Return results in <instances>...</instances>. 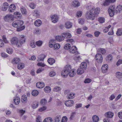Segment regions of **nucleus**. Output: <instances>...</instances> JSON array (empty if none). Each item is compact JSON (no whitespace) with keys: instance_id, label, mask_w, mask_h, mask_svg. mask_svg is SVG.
Segmentation results:
<instances>
[{"instance_id":"38","label":"nucleus","mask_w":122,"mask_h":122,"mask_svg":"<svg viewBox=\"0 0 122 122\" xmlns=\"http://www.w3.org/2000/svg\"><path fill=\"white\" fill-rule=\"evenodd\" d=\"M53 121L52 118L48 117L45 118L43 120V122H52Z\"/></svg>"},{"instance_id":"30","label":"nucleus","mask_w":122,"mask_h":122,"mask_svg":"<svg viewBox=\"0 0 122 122\" xmlns=\"http://www.w3.org/2000/svg\"><path fill=\"white\" fill-rule=\"evenodd\" d=\"M39 104V103L38 102H34L31 104V107L33 109H35L38 107Z\"/></svg>"},{"instance_id":"29","label":"nucleus","mask_w":122,"mask_h":122,"mask_svg":"<svg viewBox=\"0 0 122 122\" xmlns=\"http://www.w3.org/2000/svg\"><path fill=\"white\" fill-rule=\"evenodd\" d=\"M26 40V39L25 38V37L23 35L21 36V38H20L19 42L21 45L22 44L24 43L25 42Z\"/></svg>"},{"instance_id":"19","label":"nucleus","mask_w":122,"mask_h":122,"mask_svg":"<svg viewBox=\"0 0 122 122\" xmlns=\"http://www.w3.org/2000/svg\"><path fill=\"white\" fill-rule=\"evenodd\" d=\"M16 6L14 4H11L9 6L8 10L10 12H13V11L15 9Z\"/></svg>"},{"instance_id":"42","label":"nucleus","mask_w":122,"mask_h":122,"mask_svg":"<svg viewBox=\"0 0 122 122\" xmlns=\"http://www.w3.org/2000/svg\"><path fill=\"white\" fill-rule=\"evenodd\" d=\"M116 34L118 36H120L122 35V29H119L116 33Z\"/></svg>"},{"instance_id":"5","label":"nucleus","mask_w":122,"mask_h":122,"mask_svg":"<svg viewBox=\"0 0 122 122\" xmlns=\"http://www.w3.org/2000/svg\"><path fill=\"white\" fill-rule=\"evenodd\" d=\"M95 58L97 61L99 63H101L103 61V58L102 55L100 54H97L95 56Z\"/></svg>"},{"instance_id":"1","label":"nucleus","mask_w":122,"mask_h":122,"mask_svg":"<svg viewBox=\"0 0 122 122\" xmlns=\"http://www.w3.org/2000/svg\"><path fill=\"white\" fill-rule=\"evenodd\" d=\"M88 10L85 14V16L87 20H93L95 18L94 15L93 13L95 8L91 5H88L86 8Z\"/></svg>"},{"instance_id":"14","label":"nucleus","mask_w":122,"mask_h":122,"mask_svg":"<svg viewBox=\"0 0 122 122\" xmlns=\"http://www.w3.org/2000/svg\"><path fill=\"white\" fill-rule=\"evenodd\" d=\"M113 113L111 112H109L105 114V116L107 117L110 118L112 117L113 116Z\"/></svg>"},{"instance_id":"46","label":"nucleus","mask_w":122,"mask_h":122,"mask_svg":"<svg viewBox=\"0 0 122 122\" xmlns=\"http://www.w3.org/2000/svg\"><path fill=\"white\" fill-rule=\"evenodd\" d=\"M40 103L41 104L45 105L47 102V100L45 99L41 100L40 101Z\"/></svg>"},{"instance_id":"57","label":"nucleus","mask_w":122,"mask_h":122,"mask_svg":"<svg viewBox=\"0 0 122 122\" xmlns=\"http://www.w3.org/2000/svg\"><path fill=\"white\" fill-rule=\"evenodd\" d=\"M46 56L44 54H42L40 55V60L43 61L44 59L46 57Z\"/></svg>"},{"instance_id":"32","label":"nucleus","mask_w":122,"mask_h":122,"mask_svg":"<svg viewBox=\"0 0 122 122\" xmlns=\"http://www.w3.org/2000/svg\"><path fill=\"white\" fill-rule=\"evenodd\" d=\"M87 67V64L85 62H82L81 64L80 67L82 68H83L84 70H86Z\"/></svg>"},{"instance_id":"55","label":"nucleus","mask_w":122,"mask_h":122,"mask_svg":"<svg viewBox=\"0 0 122 122\" xmlns=\"http://www.w3.org/2000/svg\"><path fill=\"white\" fill-rule=\"evenodd\" d=\"M119 7H120V8H121V7L120 6V5H119L117 7L115 10L116 13H117L118 12H119L120 11V9H119Z\"/></svg>"},{"instance_id":"39","label":"nucleus","mask_w":122,"mask_h":122,"mask_svg":"<svg viewBox=\"0 0 122 122\" xmlns=\"http://www.w3.org/2000/svg\"><path fill=\"white\" fill-rule=\"evenodd\" d=\"M39 93L38 91L36 90H34L32 91L31 94L33 96H37Z\"/></svg>"},{"instance_id":"43","label":"nucleus","mask_w":122,"mask_h":122,"mask_svg":"<svg viewBox=\"0 0 122 122\" xmlns=\"http://www.w3.org/2000/svg\"><path fill=\"white\" fill-rule=\"evenodd\" d=\"M105 19L102 17H100L98 18V21L99 22L101 23H102L105 22Z\"/></svg>"},{"instance_id":"15","label":"nucleus","mask_w":122,"mask_h":122,"mask_svg":"<svg viewBox=\"0 0 122 122\" xmlns=\"http://www.w3.org/2000/svg\"><path fill=\"white\" fill-rule=\"evenodd\" d=\"M80 2L78 0H74L72 2V5L75 7H78L80 6Z\"/></svg>"},{"instance_id":"6","label":"nucleus","mask_w":122,"mask_h":122,"mask_svg":"<svg viewBox=\"0 0 122 122\" xmlns=\"http://www.w3.org/2000/svg\"><path fill=\"white\" fill-rule=\"evenodd\" d=\"M77 48L75 46H73L72 47H71L70 49L69 50V51L72 54L76 53V54H79L78 52H77Z\"/></svg>"},{"instance_id":"34","label":"nucleus","mask_w":122,"mask_h":122,"mask_svg":"<svg viewBox=\"0 0 122 122\" xmlns=\"http://www.w3.org/2000/svg\"><path fill=\"white\" fill-rule=\"evenodd\" d=\"M64 69L67 71V72H69L72 69L71 66L69 65H67L64 67Z\"/></svg>"},{"instance_id":"8","label":"nucleus","mask_w":122,"mask_h":122,"mask_svg":"<svg viewBox=\"0 0 122 122\" xmlns=\"http://www.w3.org/2000/svg\"><path fill=\"white\" fill-rule=\"evenodd\" d=\"M11 44L13 45H18V39L16 37H13L11 41Z\"/></svg>"},{"instance_id":"17","label":"nucleus","mask_w":122,"mask_h":122,"mask_svg":"<svg viewBox=\"0 0 122 122\" xmlns=\"http://www.w3.org/2000/svg\"><path fill=\"white\" fill-rule=\"evenodd\" d=\"M25 67V64L23 63L20 62L17 65V68L18 69L21 70L23 69Z\"/></svg>"},{"instance_id":"31","label":"nucleus","mask_w":122,"mask_h":122,"mask_svg":"<svg viewBox=\"0 0 122 122\" xmlns=\"http://www.w3.org/2000/svg\"><path fill=\"white\" fill-rule=\"evenodd\" d=\"M20 60L18 58H15L13 59L12 60V62L13 64H18L20 61Z\"/></svg>"},{"instance_id":"20","label":"nucleus","mask_w":122,"mask_h":122,"mask_svg":"<svg viewBox=\"0 0 122 122\" xmlns=\"http://www.w3.org/2000/svg\"><path fill=\"white\" fill-rule=\"evenodd\" d=\"M20 10L22 14L24 15H26L27 14V11L25 8L23 6L20 7Z\"/></svg>"},{"instance_id":"63","label":"nucleus","mask_w":122,"mask_h":122,"mask_svg":"<svg viewBox=\"0 0 122 122\" xmlns=\"http://www.w3.org/2000/svg\"><path fill=\"white\" fill-rule=\"evenodd\" d=\"M30 46L33 48H34L36 47L35 44L34 42L31 41L30 42Z\"/></svg>"},{"instance_id":"45","label":"nucleus","mask_w":122,"mask_h":122,"mask_svg":"<svg viewBox=\"0 0 122 122\" xmlns=\"http://www.w3.org/2000/svg\"><path fill=\"white\" fill-rule=\"evenodd\" d=\"M60 46V45L59 44L56 43L54 44L53 47L54 48V49H58Z\"/></svg>"},{"instance_id":"56","label":"nucleus","mask_w":122,"mask_h":122,"mask_svg":"<svg viewBox=\"0 0 122 122\" xmlns=\"http://www.w3.org/2000/svg\"><path fill=\"white\" fill-rule=\"evenodd\" d=\"M29 6L31 8L33 9L35 8L36 5L33 3L32 2L30 4Z\"/></svg>"},{"instance_id":"28","label":"nucleus","mask_w":122,"mask_h":122,"mask_svg":"<svg viewBox=\"0 0 122 122\" xmlns=\"http://www.w3.org/2000/svg\"><path fill=\"white\" fill-rule=\"evenodd\" d=\"M20 98L19 97H16L15 98H14V99L13 103L16 105H18L20 103Z\"/></svg>"},{"instance_id":"48","label":"nucleus","mask_w":122,"mask_h":122,"mask_svg":"<svg viewBox=\"0 0 122 122\" xmlns=\"http://www.w3.org/2000/svg\"><path fill=\"white\" fill-rule=\"evenodd\" d=\"M61 88L58 86L55 87L53 89V91L54 92H57L61 90Z\"/></svg>"},{"instance_id":"51","label":"nucleus","mask_w":122,"mask_h":122,"mask_svg":"<svg viewBox=\"0 0 122 122\" xmlns=\"http://www.w3.org/2000/svg\"><path fill=\"white\" fill-rule=\"evenodd\" d=\"M100 11L99 9L98 8H97L95 9L94 12L93 11V13L94 15L95 14L96 15H97L99 13ZM95 16V15H94Z\"/></svg>"},{"instance_id":"18","label":"nucleus","mask_w":122,"mask_h":122,"mask_svg":"<svg viewBox=\"0 0 122 122\" xmlns=\"http://www.w3.org/2000/svg\"><path fill=\"white\" fill-rule=\"evenodd\" d=\"M44 84L43 82H38L36 84L37 87L39 88H41L44 86Z\"/></svg>"},{"instance_id":"54","label":"nucleus","mask_w":122,"mask_h":122,"mask_svg":"<svg viewBox=\"0 0 122 122\" xmlns=\"http://www.w3.org/2000/svg\"><path fill=\"white\" fill-rule=\"evenodd\" d=\"M67 118L65 116H63L61 119V122H66L67 121Z\"/></svg>"},{"instance_id":"35","label":"nucleus","mask_w":122,"mask_h":122,"mask_svg":"<svg viewBox=\"0 0 122 122\" xmlns=\"http://www.w3.org/2000/svg\"><path fill=\"white\" fill-rule=\"evenodd\" d=\"M74 93H71L70 94H68L67 95V97L68 99H71L74 97Z\"/></svg>"},{"instance_id":"37","label":"nucleus","mask_w":122,"mask_h":122,"mask_svg":"<svg viewBox=\"0 0 122 122\" xmlns=\"http://www.w3.org/2000/svg\"><path fill=\"white\" fill-rule=\"evenodd\" d=\"M92 118L93 122H98L99 119V117L96 115L93 116Z\"/></svg>"},{"instance_id":"61","label":"nucleus","mask_w":122,"mask_h":122,"mask_svg":"<svg viewBox=\"0 0 122 122\" xmlns=\"http://www.w3.org/2000/svg\"><path fill=\"white\" fill-rule=\"evenodd\" d=\"M36 121L37 122H42L41 117L40 116H39L36 118Z\"/></svg>"},{"instance_id":"41","label":"nucleus","mask_w":122,"mask_h":122,"mask_svg":"<svg viewBox=\"0 0 122 122\" xmlns=\"http://www.w3.org/2000/svg\"><path fill=\"white\" fill-rule=\"evenodd\" d=\"M44 90L46 92H49L51 91L50 87L48 86H46L44 88Z\"/></svg>"},{"instance_id":"16","label":"nucleus","mask_w":122,"mask_h":122,"mask_svg":"<svg viewBox=\"0 0 122 122\" xmlns=\"http://www.w3.org/2000/svg\"><path fill=\"white\" fill-rule=\"evenodd\" d=\"M2 10L3 11H6L7 9L9 7L8 4L7 2H5L2 5Z\"/></svg>"},{"instance_id":"22","label":"nucleus","mask_w":122,"mask_h":122,"mask_svg":"<svg viewBox=\"0 0 122 122\" xmlns=\"http://www.w3.org/2000/svg\"><path fill=\"white\" fill-rule=\"evenodd\" d=\"M14 14L13 15L14 16V17L16 18H20L22 16V15L20 12H16L14 13Z\"/></svg>"},{"instance_id":"21","label":"nucleus","mask_w":122,"mask_h":122,"mask_svg":"<svg viewBox=\"0 0 122 122\" xmlns=\"http://www.w3.org/2000/svg\"><path fill=\"white\" fill-rule=\"evenodd\" d=\"M69 72L65 70L64 69L61 71V74L62 76H63L64 78L66 77L68 75Z\"/></svg>"},{"instance_id":"53","label":"nucleus","mask_w":122,"mask_h":122,"mask_svg":"<svg viewBox=\"0 0 122 122\" xmlns=\"http://www.w3.org/2000/svg\"><path fill=\"white\" fill-rule=\"evenodd\" d=\"M76 16L78 17H80L82 14V12L81 11H78L76 14Z\"/></svg>"},{"instance_id":"36","label":"nucleus","mask_w":122,"mask_h":122,"mask_svg":"<svg viewBox=\"0 0 122 122\" xmlns=\"http://www.w3.org/2000/svg\"><path fill=\"white\" fill-rule=\"evenodd\" d=\"M25 28V25L21 26L20 27L17 28L16 30L18 31H20L24 30Z\"/></svg>"},{"instance_id":"3","label":"nucleus","mask_w":122,"mask_h":122,"mask_svg":"<svg viewBox=\"0 0 122 122\" xmlns=\"http://www.w3.org/2000/svg\"><path fill=\"white\" fill-rule=\"evenodd\" d=\"M24 23L23 21L21 20H16L14 21L12 23V25L14 27H17L22 25Z\"/></svg>"},{"instance_id":"33","label":"nucleus","mask_w":122,"mask_h":122,"mask_svg":"<svg viewBox=\"0 0 122 122\" xmlns=\"http://www.w3.org/2000/svg\"><path fill=\"white\" fill-rule=\"evenodd\" d=\"M48 63L51 65H52L55 62V61L54 59L52 58H49L47 60Z\"/></svg>"},{"instance_id":"4","label":"nucleus","mask_w":122,"mask_h":122,"mask_svg":"<svg viewBox=\"0 0 122 122\" xmlns=\"http://www.w3.org/2000/svg\"><path fill=\"white\" fill-rule=\"evenodd\" d=\"M14 16L13 15L9 14L5 16L4 19L5 21L10 22L14 20Z\"/></svg>"},{"instance_id":"26","label":"nucleus","mask_w":122,"mask_h":122,"mask_svg":"<svg viewBox=\"0 0 122 122\" xmlns=\"http://www.w3.org/2000/svg\"><path fill=\"white\" fill-rule=\"evenodd\" d=\"M84 69L80 67L77 70V73L78 74L81 75L83 74L84 72Z\"/></svg>"},{"instance_id":"9","label":"nucleus","mask_w":122,"mask_h":122,"mask_svg":"<svg viewBox=\"0 0 122 122\" xmlns=\"http://www.w3.org/2000/svg\"><path fill=\"white\" fill-rule=\"evenodd\" d=\"M51 19L52 22L54 23H55L57 22L58 20V16L56 14H54L51 16Z\"/></svg>"},{"instance_id":"27","label":"nucleus","mask_w":122,"mask_h":122,"mask_svg":"<svg viewBox=\"0 0 122 122\" xmlns=\"http://www.w3.org/2000/svg\"><path fill=\"white\" fill-rule=\"evenodd\" d=\"M21 99L22 102L24 103L26 102L27 100L26 96L24 95H22Z\"/></svg>"},{"instance_id":"40","label":"nucleus","mask_w":122,"mask_h":122,"mask_svg":"<svg viewBox=\"0 0 122 122\" xmlns=\"http://www.w3.org/2000/svg\"><path fill=\"white\" fill-rule=\"evenodd\" d=\"M117 77L118 79L122 78V73L120 72H118L116 73Z\"/></svg>"},{"instance_id":"11","label":"nucleus","mask_w":122,"mask_h":122,"mask_svg":"<svg viewBox=\"0 0 122 122\" xmlns=\"http://www.w3.org/2000/svg\"><path fill=\"white\" fill-rule=\"evenodd\" d=\"M111 6H110L108 9V12L110 16L111 17H113L114 15L115 12L114 10L112 9Z\"/></svg>"},{"instance_id":"23","label":"nucleus","mask_w":122,"mask_h":122,"mask_svg":"<svg viewBox=\"0 0 122 122\" xmlns=\"http://www.w3.org/2000/svg\"><path fill=\"white\" fill-rule=\"evenodd\" d=\"M42 24V22L40 20H37L35 22L34 25L37 27H39Z\"/></svg>"},{"instance_id":"12","label":"nucleus","mask_w":122,"mask_h":122,"mask_svg":"<svg viewBox=\"0 0 122 122\" xmlns=\"http://www.w3.org/2000/svg\"><path fill=\"white\" fill-rule=\"evenodd\" d=\"M108 66L107 64H105L102 65V70L103 73L106 72L108 70Z\"/></svg>"},{"instance_id":"25","label":"nucleus","mask_w":122,"mask_h":122,"mask_svg":"<svg viewBox=\"0 0 122 122\" xmlns=\"http://www.w3.org/2000/svg\"><path fill=\"white\" fill-rule=\"evenodd\" d=\"M61 117L60 116H57L53 119V122H59L61 119Z\"/></svg>"},{"instance_id":"13","label":"nucleus","mask_w":122,"mask_h":122,"mask_svg":"<svg viewBox=\"0 0 122 122\" xmlns=\"http://www.w3.org/2000/svg\"><path fill=\"white\" fill-rule=\"evenodd\" d=\"M72 23L69 21L66 22L65 25V27L66 28L69 29L71 28L72 26Z\"/></svg>"},{"instance_id":"7","label":"nucleus","mask_w":122,"mask_h":122,"mask_svg":"<svg viewBox=\"0 0 122 122\" xmlns=\"http://www.w3.org/2000/svg\"><path fill=\"white\" fill-rule=\"evenodd\" d=\"M116 0H105L102 5L104 6H106L109 5L110 3H112L115 2Z\"/></svg>"},{"instance_id":"62","label":"nucleus","mask_w":122,"mask_h":122,"mask_svg":"<svg viewBox=\"0 0 122 122\" xmlns=\"http://www.w3.org/2000/svg\"><path fill=\"white\" fill-rule=\"evenodd\" d=\"M100 34V32L98 31H95L94 33V35L96 37H98Z\"/></svg>"},{"instance_id":"49","label":"nucleus","mask_w":122,"mask_h":122,"mask_svg":"<svg viewBox=\"0 0 122 122\" xmlns=\"http://www.w3.org/2000/svg\"><path fill=\"white\" fill-rule=\"evenodd\" d=\"M13 49L10 48H8L6 49V51L10 54H11L13 53Z\"/></svg>"},{"instance_id":"10","label":"nucleus","mask_w":122,"mask_h":122,"mask_svg":"<svg viewBox=\"0 0 122 122\" xmlns=\"http://www.w3.org/2000/svg\"><path fill=\"white\" fill-rule=\"evenodd\" d=\"M74 103L72 100H68L65 102V104L66 106L70 107L72 106Z\"/></svg>"},{"instance_id":"59","label":"nucleus","mask_w":122,"mask_h":122,"mask_svg":"<svg viewBox=\"0 0 122 122\" xmlns=\"http://www.w3.org/2000/svg\"><path fill=\"white\" fill-rule=\"evenodd\" d=\"M92 80L89 78H87L84 81V82L85 83H89Z\"/></svg>"},{"instance_id":"58","label":"nucleus","mask_w":122,"mask_h":122,"mask_svg":"<svg viewBox=\"0 0 122 122\" xmlns=\"http://www.w3.org/2000/svg\"><path fill=\"white\" fill-rule=\"evenodd\" d=\"M46 107L44 106L43 107H41L39 109V111L40 112H41L46 110Z\"/></svg>"},{"instance_id":"2","label":"nucleus","mask_w":122,"mask_h":122,"mask_svg":"<svg viewBox=\"0 0 122 122\" xmlns=\"http://www.w3.org/2000/svg\"><path fill=\"white\" fill-rule=\"evenodd\" d=\"M71 36L70 33L65 32L62 33L60 36H58L55 37L56 40L58 41H61L65 39L69 38L71 37Z\"/></svg>"},{"instance_id":"60","label":"nucleus","mask_w":122,"mask_h":122,"mask_svg":"<svg viewBox=\"0 0 122 122\" xmlns=\"http://www.w3.org/2000/svg\"><path fill=\"white\" fill-rule=\"evenodd\" d=\"M108 41L110 44H112L113 42V38L112 37H109Z\"/></svg>"},{"instance_id":"44","label":"nucleus","mask_w":122,"mask_h":122,"mask_svg":"<svg viewBox=\"0 0 122 122\" xmlns=\"http://www.w3.org/2000/svg\"><path fill=\"white\" fill-rule=\"evenodd\" d=\"M64 49L66 50L70 49L71 48L70 44L69 43L66 44L64 46Z\"/></svg>"},{"instance_id":"47","label":"nucleus","mask_w":122,"mask_h":122,"mask_svg":"<svg viewBox=\"0 0 122 122\" xmlns=\"http://www.w3.org/2000/svg\"><path fill=\"white\" fill-rule=\"evenodd\" d=\"M112 56L111 54L108 55L106 58L107 61H111L112 60Z\"/></svg>"},{"instance_id":"50","label":"nucleus","mask_w":122,"mask_h":122,"mask_svg":"<svg viewBox=\"0 0 122 122\" xmlns=\"http://www.w3.org/2000/svg\"><path fill=\"white\" fill-rule=\"evenodd\" d=\"M53 41L54 42L55 40L53 39L51 40L49 42V46L51 48L53 47V45L54 44H53Z\"/></svg>"},{"instance_id":"52","label":"nucleus","mask_w":122,"mask_h":122,"mask_svg":"<svg viewBox=\"0 0 122 122\" xmlns=\"http://www.w3.org/2000/svg\"><path fill=\"white\" fill-rule=\"evenodd\" d=\"M43 43V42L41 41H39L36 42V45L39 46H41Z\"/></svg>"},{"instance_id":"24","label":"nucleus","mask_w":122,"mask_h":122,"mask_svg":"<svg viewBox=\"0 0 122 122\" xmlns=\"http://www.w3.org/2000/svg\"><path fill=\"white\" fill-rule=\"evenodd\" d=\"M68 73V75L69 74V76L71 77L74 76L76 74L74 69H71V70H70Z\"/></svg>"},{"instance_id":"64","label":"nucleus","mask_w":122,"mask_h":122,"mask_svg":"<svg viewBox=\"0 0 122 122\" xmlns=\"http://www.w3.org/2000/svg\"><path fill=\"white\" fill-rule=\"evenodd\" d=\"M66 41L67 42H70L72 44L74 43V40L72 39H69L66 40Z\"/></svg>"}]
</instances>
